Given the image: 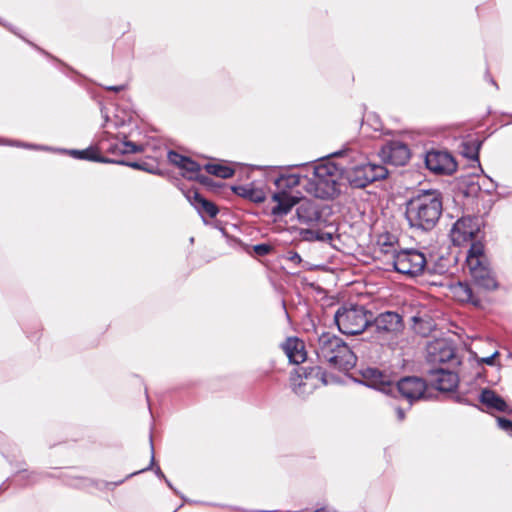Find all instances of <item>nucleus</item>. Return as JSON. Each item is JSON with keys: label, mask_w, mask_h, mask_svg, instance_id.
I'll return each instance as SVG.
<instances>
[{"label": "nucleus", "mask_w": 512, "mask_h": 512, "mask_svg": "<svg viewBox=\"0 0 512 512\" xmlns=\"http://www.w3.org/2000/svg\"><path fill=\"white\" fill-rule=\"evenodd\" d=\"M205 170L207 173L222 179H228L234 174V170L231 167L222 164H206Z\"/></svg>", "instance_id": "nucleus-28"}, {"label": "nucleus", "mask_w": 512, "mask_h": 512, "mask_svg": "<svg viewBox=\"0 0 512 512\" xmlns=\"http://www.w3.org/2000/svg\"><path fill=\"white\" fill-rule=\"evenodd\" d=\"M466 265L473 284L477 288L491 291L498 287L495 276L489 267L487 257L484 253V245L481 241L471 243L466 256Z\"/></svg>", "instance_id": "nucleus-4"}, {"label": "nucleus", "mask_w": 512, "mask_h": 512, "mask_svg": "<svg viewBox=\"0 0 512 512\" xmlns=\"http://www.w3.org/2000/svg\"><path fill=\"white\" fill-rule=\"evenodd\" d=\"M443 211L441 193L419 190L405 205V218L410 228L428 232L437 225Z\"/></svg>", "instance_id": "nucleus-1"}, {"label": "nucleus", "mask_w": 512, "mask_h": 512, "mask_svg": "<svg viewBox=\"0 0 512 512\" xmlns=\"http://www.w3.org/2000/svg\"><path fill=\"white\" fill-rule=\"evenodd\" d=\"M167 484V486L172 489L176 494H179V492L173 487V485L171 484V482L165 477L163 478Z\"/></svg>", "instance_id": "nucleus-42"}, {"label": "nucleus", "mask_w": 512, "mask_h": 512, "mask_svg": "<svg viewBox=\"0 0 512 512\" xmlns=\"http://www.w3.org/2000/svg\"><path fill=\"white\" fill-rule=\"evenodd\" d=\"M480 225L478 219L462 217L453 225L450 236L454 245L461 246L469 241H479Z\"/></svg>", "instance_id": "nucleus-9"}, {"label": "nucleus", "mask_w": 512, "mask_h": 512, "mask_svg": "<svg viewBox=\"0 0 512 512\" xmlns=\"http://www.w3.org/2000/svg\"><path fill=\"white\" fill-rule=\"evenodd\" d=\"M296 212L298 220L309 226L317 225L322 219L318 205L311 200L300 201Z\"/></svg>", "instance_id": "nucleus-18"}, {"label": "nucleus", "mask_w": 512, "mask_h": 512, "mask_svg": "<svg viewBox=\"0 0 512 512\" xmlns=\"http://www.w3.org/2000/svg\"><path fill=\"white\" fill-rule=\"evenodd\" d=\"M98 144L100 145L101 150H104L110 154H134L143 151V146L138 145L134 142L128 141L126 136L123 138L119 137H110L107 132L103 133V136L100 138Z\"/></svg>", "instance_id": "nucleus-12"}, {"label": "nucleus", "mask_w": 512, "mask_h": 512, "mask_svg": "<svg viewBox=\"0 0 512 512\" xmlns=\"http://www.w3.org/2000/svg\"><path fill=\"white\" fill-rule=\"evenodd\" d=\"M0 144H11L10 142L1 141Z\"/></svg>", "instance_id": "nucleus-45"}, {"label": "nucleus", "mask_w": 512, "mask_h": 512, "mask_svg": "<svg viewBox=\"0 0 512 512\" xmlns=\"http://www.w3.org/2000/svg\"><path fill=\"white\" fill-rule=\"evenodd\" d=\"M318 360L340 371L354 368L357 357L351 348L337 335L323 332L312 344Z\"/></svg>", "instance_id": "nucleus-2"}, {"label": "nucleus", "mask_w": 512, "mask_h": 512, "mask_svg": "<svg viewBox=\"0 0 512 512\" xmlns=\"http://www.w3.org/2000/svg\"><path fill=\"white\" fill-rule=\"evenodd\" d=\"M288 259L295 264H299L302 261L301 256L297 252L293 251L288 253Z\"/></svg>", "instance_id": "nucleus-36"}, {"label": "nucleus", "mask_w": 512, "mask_h": 512, "mask_svg": "<svg viewBox=\"0 0 512 512\" xmlns=\"http://www.w3.org/2000/svg\"><path fill=\"white\" fill-rule=\"evenodd\" d=\"M137 472L131 473L128 477L134 476Z\"/></svg>", "instance_id": "nucleus-46"}, {"label": "nucleus", "mask_w": 512, "mask_h": 512, "mask_svg": "<svg viewBox=\"0 0 512 512\" xmlns=\"http://www.w3.org/2000/svg\"><path fill=\"white\" fill-rule=\"evenodd\" d=\"M276 192H288L296 186L304 188V176L299 174H281L273 180Z\"/></svg>", "instance_id": "nucleus-24"}, {"label": "nucleus", "mask_w": 512, "mask_h": 512, "mask_svg": "<svg viewBox=\"0 0 512 512\" xmlns=\"http://www.w3.org/2000/svg\"><path fill=\"white\" fill-rule=\"evenodd\" d=\"M155 473L158 477L165 478V475L163 474L159 467L156 469Z\"/></svg>", "instance_id": "nucleus-43"}, {"label": "nucleus", "mask_w": 512, "mask_h": 512, "mask_svg": "<svg viewBox=\"0 0 512 512\" xmlns=\"http://www.w3.org/2000/svg\"><path fill=\"white\" fill-rule=\"evenodd\" d=\"M106 89L108 91L120 92V91H123L125 89V85L107 86Z\"/></svg>", "instance_id": "nucleus-38"}, {"label": "nucleus", "mask_w": 512, "mask_h": 512, "mask_svg": "<svg viewBox=\"0 0 512 512\" xmlns=\"http://www.w3.org/2000/svg\"><path fill=\"white\" fill-rule=\"evenodd\" d=\"M101 148L99 147H88L83 150H77V149H71V150H61L64 153L69 154L73 158L81 159V160H89L94 162H100V163H109L114 162V160L108 159L106 157H103L100 155L99 150Z\"/></svg>", "instance_id": "nucleus-23"}, {"label": "nucleus", "mask_w": 512, "mask_h": 512, "mask_svg": "<svg viewBox=\"0 0 512 512\" xmlns=\"http://www.w3.org/2000/svg\"><path fill=\"white\" fill-rule=\"evenodd\" d=\"M362 383L367 387L376 389L382 393L390 394L394 391L395 385L391 376L377 368L367 367L360 371Z\"/></svg>", "instance_id": "nucleus-13"}, {"label": "nucleus", "mask_w": 512, "mask_h": 512, "mask_svg": "<svg viewBox=\"0 0 512 512\" xmlns=\"http://www.w3.org/2000/svg\"><path fill=\"white\" fill-rule=\"evenodd\" d=\"M282 348L289 359L290 363L300 364L306 359V351L304 342L296 337L288 338Z\"/></svg>", "instance_id": "nucleus-22"}, {"label": "nucleus", "mask_w": 512, "mask_h": 512, "mask_svg": "<svg viewBox=\"0 0 512 512\" xmlns=\"http://www.w3.org/2000/svg\"><path fill=\"white\" fill-rule=\"evenodd\" d=\"M455 348L445 339L430 342L427 346V362L430 365L445 364L455 360Z\"/></svg>", "instance_id": "nucleus-14"}, {"label": "nucleus", "mask_w": 512, "mask_h": 512, "mask_svg": "<svg viewBox=\"0 0 512 512\" xmlns=\"http://www.w3.org/2000/svg\"><path fill=\"white\" fill-rule=\"evenodd\" d=\"M372 326L380 337L392 338L398 336L404 329L402 316L394 311H386L378 314Z\"/></svg>", "instance_id": "nucleus-10"}, {"label": "nucleus", "mask_w": 512, "mask_h": 512, "mask_svg": "<svg viewBox=\"0 0 512 512\" xmlns=\"http://www.w3.org/2000/svg\"><path fill=\"white\" fill-rule=\"evenodd\" d=\"M430 382L439 391L450 392L457 388L459 377L457 373L445 368H431L426 371Z\"/></svg>", "instance_id": "nucleus-16"}, {"label": "nucleus", "mask_w": 512, "mask_h": 512, "mask_svg": "<svg viewBox=\"0 0 512 512\" xmlns=\"http://www.w3.org/2000/svg\"><path fill=\"white\" fill-rule=\"evenodd\" d=\"M343 169L331 161H323L312 167L304 176V190L320 199H332L340 193Z\"/></svg>", "instance_id": "nucleus-3"}, {"label": "nucleus", "mask_w": 512, "mask_h": 512, "mask_svg": "<svg viewBox=\"0 0 512 512\" xmlns=\"http://www.w3.org/2000/svg\"><path fill=\"white\" fill-rule=\"evenodd\" d=\"M396 414H397L398 420H400V421H402L405 418V412L402 408H397Z\"/></svg>", "instance_id": "nucleus-40"}, {"label": "nucleus", "mask_w": 512, "mask_h": 512, "mask_svg": "<svg viewBox=\"0 0 512 512\" xmlns=\"http://www.w3.org/2000/svg\"><path fill=\"white\" fill-rule=\"evenodd\" d=\"M168 160L171 164L177 166L178 168L181 167V165L183 164V162H185V160L188 158L186 156H183L175 151H169L168 152Z\"/></svg>", "instance_id": "nucleus-31"}, {"label": "nucleus", "mask_w": 512, "mask_h": 512, "mask_svg": "<svg viewBox=\"0 0 512 512\" xmlns=\"http://www.w3.org/2000/svg\"><path fill=\"white\" fill-rule=\"evenodd\" d=\"M13 145H16L18 147L31 148V149L49 150V148L45 147V146H37V145H32V144H24V143H20V142H15V143H13Z\"/></svg>", "instance_id": "nucleus-35"}, {"label": "nucleus", "mask_w": 512, "mask_h": 512, "mask_svg": "<svg viewBox=\"0 0 512 512\" xmlns=\"http://www.w3.org/2000/svg\"><path fill=\"white\" fill-rule=\"evenodd\" d=\"M180 169L182 170L183 177L190 180H199L204 184L207 183L208 178L200 174V165L191 158H187L181 165Z\"/></svg>", "instance_id": "nucleus-25"}, {"label": "nucleus", "mask_w": 512, "mask_h": 512, "mask_svg": "<svg viewBox=\"0 0 512 512\" xmlns=\"http://www.w3.org/2000/svg\"><path fill=\"white\" fill-rule=\"evenodd\" d=\"M456 401L463 404H470V402L463 396H457Z\"/></svg>", "instance_id": "nucleus-41"}, {"label": "nucleus", "mask_w": 512, "mask_h": 512, "mask_svg": "<svg viewBox=\"0 0 512 512\" xmlns=\"http://www.w3.org/2000/svg\"><path fill=\"white\" fill-rule=\"evenodd\" d=\"M185 196L202 217L204 215L210 218L217 216L219 212L218 207L213 202L202 197L197 190L190 189L185 192Z\"/></svg>", "instance_id": "nucleus-19"}, {"label": "nucleus", "mask_w": 512, "mask_h": 512, "mask_svg": "<svg viewBox=\"0 0 512 512\" xmlns=\"http://www.w3.org/2000/svg\"><path fill=\"white\" fill-rule=\"evenodd\" d=\"M115 164H121V165H127L129 167H132V168H135V169H140V170H145V171H149V172H152L151 170H149L147 167H146V164L143 163H138V162H125V161H115L114 162Z\"/></svg>", "instance_id": "nucleus-33"}, {"label": "nucleus", "mask_w": 512, "mask_h": 512, "mask_svg": "<svg viewBox=\"0 0 512 512\" xmlns=\"http://www.w3.org/2000/svg\"><path fill=\"white\" fill-rule=\"evenodd\" d=\"M481 144L482 143L479 140H472L463 143V155L470 160L477 161L479 163V150Z\"/></svg>", "instance_id": "nucleus-29"}, {"label": "nucleus", "mask_w": 512, "mask_h": 512, "mask_svg": "<svg viewBox=\"0 0 512 512\" xmlns=\"http://www.w3.org/2000/svg\"><path fill=\"white\" fill-rule=\"evenodd\" d=\"M427 388L426 381L416 376H407L395 385V389L411 404L425 396Z\"/></svg>", "instance_id": "nucleus-15"}, {"label": "nucleus", "mask_w": 512, "mask_h": 512, "mask_svg": "<svg viewBox=\"0 0 512 512\" xmlns=\"http://www.w3.org/2000/svg\"><path fill=\"white\" fill-rule=\"evenodd\" d=\"M271 200L275 203L271 208V214L274 217H283L287 215L298 203L297 199L291 196L289 192H274Z\"/></svg>", "instance_id": "nucleus-21"}, {"label": "nucleus", "mask_w": 512, "mask_h": 512, "mask_svg": "<svg viewBox=\"0 0 512 512\" xmlns=\"http://www.w3.org/2000/svg\"><path fill=\"white\" fill-rule=\"evenodd\" d=\"M413 320V328L414 330L423 335L426 336L432 329V324L430 321L424 322L420 317L414 316L412 318Z\"/></svg>", "instance_id": "nucleus-30"}, {"label": "nucleus", "mask_w": 512, "mask_h": 512, "mask_svg": "<svg viewBox=\"0 0 512 512\" xmlns=\"http://www.w3.org/2000/svg\"><path fill=\"white\" fill-rule=\"evenodd\" d=\"M290 381L293 391L299 396L308 395L328 383L325 371L319 366L296 368Z\"/></svg>", "instance_id": "nucleus-6"}, {"label": "nucleus", "mask_w": 512, "mask_h": 512, "mask_svg": "<svg viewBox=\"0 0 512 512\" xmlns=\"http://www.w3.org/2000/svg\"><path fill=\"white\" fill-rule=\"evenodd\" d=\"M386 167L370 162L361 163L347 171V180L356 188H364L370 183L386 178Z\"/></svg>", "instance_id": "nucleus-8"}, {"label": "nucleus", "mask_w": 512, "mask_h": 512, "mask_svg": "<svg viewBox=\"0 0 512 512\" xmlns=\"http://www.w3.org/2000/svg\"><path fill=\"white\" fill-rule=\"evenodd\" d=\"M233 191L246 199H249L255 203H262L266 199V194L262 189L254 188L249 185H239L233 187Z\"/></svg>", "instance_id": "nucleus-26"}, {"label": "nucleus", "mask_w": 512, "mask_h": 512, "mask_svg": "<svg viewBox=\"0 0 512 512\" xmlns=\"http://www.w3.org/2000/svg\"><path fill=\"white\" fill-rule=\"evenodd\" d=\"M490 82H491V83H492L496 88H498V86H497L496 82H495L493 79H490Z\"/></svg>", "instance_id": "nucleus-44"}, {"label": "nucleus", "mask_w": 512, "mask_h": 512, "mask_svg": "<svg viewBox=\"0 0 512 512\" xmlns=\"http://www.w3.org/2000/svg\"><path fill=\"white\" fill-rule=\"evenodd\" d=\"M150 441L152 442V438L150 437ZM154 464V447H153V444L151 443V461H150V466L146 468V470L150 469V467ZM143 471H145V469H143ZM142 472V470L140 471Z\"/></svg>", "instance_id": "nucleus-39"}, {"label": "nucleus", "mask_w": 512, "mask_h": 512, "mask_svg": "<svg viewBox=\"0 0 512 512\" xmlns=\"http://www.w3.org/2000/svg\"><path fill=\"white\" fill-rule=\"evenodd\" d=\"M479 401L489 411L495 410L498 412L512 414V407L509 406L501 396L489 388L482 389L479 395Z\"/></svg>", "instance_id": "nucleus-20"}, {"label": "nucleus", "mask_w": 512, "mask_h": 512, "mask_svg": "<svg viewBox=\"0 0 512 512\" xmlns=\"http://www.w3.org/2000/svg\"><path fill=\"white\" fill-rule=\"evenodd\" d=\"M499 355V352L498 351H495L493 354H491L490 356L488 357H484L482 358L480 361L481 363H484V364H487V365H494V359Z\"/></svg>", "instance_id": "nucleus-34"}, {"label": "nucleus", "mask_w": 512, "mask_h": 512, "mask_svg": "<svg viewBox=\"0 0 512 512\" xmlns=\"http://www.w3.org/2000/svg\"><path fill=\"white\" fill-rule=\"evenodd\" d=\"M456 293L461 301L470 302L475 306L481 303L480 299L475 296L473 288L467 283H459L456 288Z\"/></svg>", "instance_id": "nucleus-27"}, {"label": "nucleus", "mask_w": 512, "mask_h": 512, "mask_svg": "<svg viewBox=\"0 0 512 512\" xmlns=\"http://www.w3.org/2000/svg\"><path fill=\"white\" fill-rule=\"evenodd\" d=\"M253 251L258 256H266L272 251V246L265 243L257 244L253 246Z\"/></svg>", "instance_id": "nucleus-32"}, {"label": "nucleus", "mask_w": 512, "mask_h": 512, "mask_svg": "<svg viewBox=\"0 0 512 512\" xmlns=\"http://www.w3.org/2000/svg\"><path fill=\"white\" fill-rule=\"evenodd\" d=\"M372 314L361 305L340 307L334 320L342 334L356 335L362 333L371 324Z\"/></svg>", "instance_id": "nucleus-5"}, {"label": "nucleus", "mask_w": 512, "mask_h": 512, "mask_svg": "<svg viewBox=\"0 0 512 512\" xmlns=\"http://www.w3.org/2000/svg\"><path fill=\"white\" fill-rule=\"evenodd\" d=\"M382 159L395 166H403L410 159L408 146L401 141H391L381 148Z\"/></svg>", "instance_id": "nucleus-17"}, {"label": "nucleus", "mask_w": 512, "mask_h": 512, "mask_svg": "<svg viewBox=\"0 0 512 512\" xmlns=\"http://www.w3.org/2000/svg\"><path fill=\"white\" fill-rule=\"evenodd\" d=\"M393 267L396 272L414 278L430 272L426 256L416 249H403L393 253Z\"/></svg>", "instance_id": "nucleus-7"}, {"label": "nucleus", "mask_w": 512, "mask_h": 512, "mask_svg": "<svg viewBox=\"0 0 512 512\" xmlns=\"http://www.w3.org/2000/svg\"><path fill=\"white\" fill-rule=\"evenodd\" d=\"M379 244L381 246V251L384 252V253H388V248L391 246V243L388 242V241H381L379 240Z\"/></svg>", "instance_id": "nucleus-37"}, {"label": "nucleus", "mask_w": 512, "mask_h": 512, "mask_svg": "<svg viewBox=\"0 0 512 512\" xmlns=\"http://www.w3.org/2000/svg\"><path fill=\"white\" fill-rule=\"evenodd\" d=\"M427 169L435 174H451L457 169V163L447 151L432 150L425 155Z\"/></svg>", "instance_id": "nucleus-11"}]
</instances>
